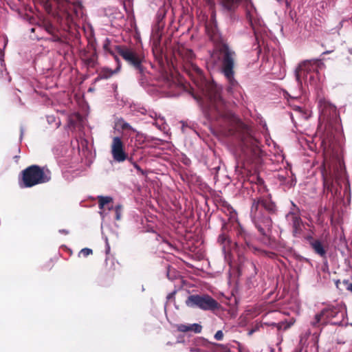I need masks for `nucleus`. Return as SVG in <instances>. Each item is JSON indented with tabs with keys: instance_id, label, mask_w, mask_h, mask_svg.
Segmentation results:
<instances>
[{
	"instance_id": "nucleus-1",
	"label": "nucleus",
	"mask_w": 352,
	"mask_h": 352,
	"mask_svg": "<svg viewBox=\"0 0 352 352\" xmlns=\"http://www.w3.org/2000/svg\"><path fill=\"white\" fill-rule=\"evenodd\" d=\"M50 177L38 166H31L23 171V186L32 187L50 180Z\"/></svg>"
},
{
	"instance_id": "nucleus-2",
	"label": "nucleus",
	"mask_w": 352,
	"mask_h": 352,
	"mask_svg": "<svg viewBox=\"0 0 352 352\" xmlns=\"http://www.w3.org/2000/svg\"><path fill=\"white\" fill-rule=\"evenodd\" d=\"M186 303L190 307H197L204 310H212L219 307L218 302L208 295L190 296L186 300Z\"/></svg>"
},
{
	"instance_id": "nucleus-3",
	"label": "nucleus",
	"mask_w": 352,
	"mask_h": 352,
	"mask_svg": "<svg viewBox=\"0 0 352 352\" xmlns=\"http://www.w3.org/2000/svg\"><path fill=\"white\" fill-rule=\"evenodd\" d=\"M220 52L223 56V72L227 79L233 80V66L234 52H232L226 44H223L220 47Z\"/></svg>"
},
{
	"instance_id": "nucleus-4",
	"label": "nucleus",
	"mask_w": 352,
	"mask_h": 352,
	"mask_svg": "<svg viewBox=\"0 0 352 352\" xmlns=\"http://www.w3.org/2000/svg\"><path fill=\"white\" fill-rule=\"evenodd\" d=\"M111 154L117 162H123L126 159V154L124 151V144L118 137L113 138L111 144Z\"/></svg>"
},
{
	"instance_id": "nucleus-5",
	"label": "nucleus",
	"mask_w": 352,
	"mask_h": 352,
	"mask_svg": "<svg viewBox=\"0 0 352 352\" xmlns=\"http://www.w3.org/2000/svg\"><path fill=\"white\" fill-rule=\"evenodd\" d=\"M314 69V65L309 61H305L302 63L296 70V80L301 82V79L308 80V76L309 75V80H312V76L310 74L311 72Z\"/></svg>"
},
{
	"instance_id": "nucleus-6",
	"label": "nucleus",
	"mask_w": 352,
	"mask_h": 352,
	"mask_svg": "<svg viewBox=\"0 0 352 352\" xmlns=\"http://www.w3.org/2000/svg\"><path fill=\"white\" fill-rule=\"evenodd\" d=\"M329 166H327L326 164L324 163L322 166V173L324 179V186L333 191L334 188L333 180L335 181V183H338L340 173L338 172L335 173L333 175H330L331 173H329Z\"/></svg>"
},
{
	"instance_id": "nucleus-7",
	"label": "nucleus",
	"mask_w": 352,
	"mask_h": 352,
	"mask_svg": "<svg viewBox=\"0 0 352 352\" xmlns=\"http://www.w3.org/2000/svg\"><path fill=\"white\" fill-rule=\"evenodd\" d=\"M200 89H201L203 94L211 100H216L219 98V89L213 82L206 80L204 81L200 85Z\"/></svg>"
},
{
	"instance_id": "nucleus-8",
	"label": "nucleus",
	"mask_w": 352,
	"mask_h": 352,
	"mask_svg": "<svg viewBox=\"0 0 352 352\" xmlns=\"http://www.w3.org/2000/svg\"><path fill=\"white\" fill-rule=\"evenodd\" d=\"M118 53L128 63L133 65L135 67H139L141 60L134 52L129 49L119 48Z\"/></svg>"
},
{
	"instance_id": "nucleus-9",
	"label": "nucleus",
	"mask_w": 352,
	"mask_h": 352,
	"mask_svg": "<svg viewBox=\"0 0 352 352\" xmlns=\"http://www.w3.org/2000/svg\"><path fill=\"white\" fill-rule=\"evenodd\" d=\"M338 314L339 310L336 307H328L324 309L319 314L316 316V322L314 324L316 325L320 322H326L324 318L327 319H331L337 317Z\"/></svg>"
},
{
	"instance_id": "nucleus-10",
	"label": "nucleus",
	"mask_w": 352,
	"mask_h": 352,
	"mask_svg": "<svg viewBox=\"0 0 352 352\" xmlns=\"http://www.w3.org/2000/svg\"><path fill=\"white\" fill-rule=\"evenodd\" d=\"M57 4L58 9L63 12H65L69 15L70 11H74L78 15V12L81 10V6L79 3H71L67 0H54Z\"/></svg>"
},
{
	"instance_id": "nucleus-11",
	"label": "nucleus",
	"mask_w": 352,
	"mask_h": 352,
	"mask_svg": "<svg viewBox=\"0 0 352 352\" xmlns=\"http://www.w3.org/2000/svg\"><path fill=\"white\" fill-rule=\"evenodd\" d=\"M177 331L183 333L192 331L195 333H201L202 327L199 324H179L176 326Z\"/></svg>"
},
{
	"instance_id": "nucleus-12",
	"label": "nucleus",
	"mask_w": 352,
	"mask_h": 352,
	"mask_svg": "<svg viewBox=\"0 0 352 352\" xmlns=\"http://www.w3.org/2000/svg\"><path fill=\"white\" fill-rule=\"evenodd\" d=\"M311 246L315 250L316 253L320 254V256H324L326 253V251L322 245V243L318 241H314L311 243Z\"/></svg>"
},
{
	"instance_id": "nucleus-13",
	"label": "nucleus",
	"mask_w": 352,
	"mask_h": 352,
	"mask_svg": "<svg viewBox=\"0 0 352 352\" xmlns=\"http://www.w3.org/2000/svg\"><path fill=\"white\" fill-rule=\"evenodd\" d=\"M98 199H99V206H100V208H101V209L104 208L106 205L109 204L112 201V199L109 197H102L101 196V197H99Z\"/></svg>"
},
{
	"instance_id": "nucleus-14",
	"label": "nucleus",
	"mask_w": 352,
	"mask_h": 352,
	"mask_svg": "<svg viewBox=\"0 0 352 352\" xmlns=\"http://www.w3.org/2000/svg\"><path fill=\"white\" fill-rule=\"evenodd\" d=\"M116 126L118 127H120L122 128V129H129L130 128V126L128 123L125 122L124 120H118L116 122Z\"/></svg>"
},
{
	"instance_id": "nucleus-15",
	"label": "nucleus",
	"mask_w": 352,
	"mask_h": 352,
	"mask_svg": "<svg viewBox=\"0 0 352 352\" xmlns=\"http://www.w3.org/2000/svg\"><path fill=\"white\" fill-rule=\"evenodd\" d=\"M92 254V250L89 248H84L81 250L80 254L82 255L83 256H87L89 254Z\"/></svg>"
},
{
	"instance_id": "nucleus-16",
	"label": "nucleus",
	"mask_w": 352,
	"mask_h": 352,
	"mask_svg": "<svg viewBox=\"0 0 352 352\" xmlns=\"http://www.w3.org/2000/svg\"><path fill=\"white\" fill-rule=\"evenodd\" d=\"M214 338L217 340H221L223 338V333L221 331H218L216 333H215V336H214Z\"/></svg>"
},
{
	"instance_id": "nucleus-17",
	"label": "nucleus",
	"mask_w": 352,
	"mask_h": 352,
	"mask_svg": "<svg viewBox=\"0 0 352 352\" xmlns=\"http://www.w3.org/2000/svg\"><path fill=\"white\" fill-rule=\"evenodd\" d=\"M258 327H259L258 325L256 324L254 329H252L249 331L248 335L251 336L254 332H255L256 331H257L258 329Z\"/></svg>"
},
{
	"instance_id": "nucleus-18",
	"label": "nucleus",
	"mask_w": 352,
	"mask_h": 352,
	"mask_svg": "<svg viewBox=\"0 0 352 352\" xmlns=\"http://www.w3.org/2000/svg\"><path fill=\"white\" fill-rule=\"evenodd\" d=\"M109 41L108 40H107L105 41V43L104 44V48L105 50L107 51H109Z\"/></svg>"
},
{
	"instance_id": "nucleus-19",
	"label": "nucleus",
	"mask_w": 352,
	"mask_h": 352,
	"mask_svg": "<svg viewBox=\"0 0 352 352\" xmlns=\"http://www.w3.org/2000/svg\"><path fill=\"white\" fill-rule=\"evenodd\" d=\"M346 285V289L352 292V283L349 284L347 282L345 283Z\"/></svg>"
},
{
	"instance_id": "nucleus-20",
	"label": "nucleus",
	"mask_w": 352,
	"mask_h": 352,
	"mask_svg": "<svg viewBox=\"0 0 352 352\" xmlns=\"http://www.w3.org/2000/svg\"><path fill=\"white\" fill-rule=\"evenodd\" d=\"M116 219L119 220L120 219V214L119 212V208H116Z\"/></svg>"
},
{
	"instance_id": "nucleus-21",
	"label": "nucleus",
	"mask_w": 352,
	"mask_h": 352,
	"mask_svg": "<svg viewBox=\"0 0 352 352\" xmlns=\"http://www.w3.org/2000/svg\"><path fill=\"white\" fill-rule=\"evenodd\" d=\"M296 111L302 113V109L300 107H296L294 109Z\"/></svg>"
},
{
	"instance_id": "nucleus-22",
	"label": "nucleus",
	"mask_w": 352,
	"mask_h": 352,
	"mask_svg": "<svg viewBox=\"0 0 352 352\" xmlns=\"http://www.w3.org/2000/svg\"><path fill=\"white\" fill-rule=\"evenodd\" d=\"M340 318H342V320L344 319V311L341 312Z\"/></svg>"
},
{
	"instance_id": "nucleus-23",
	"label": "nucleus",
	"mask_w": 352,
	"mask_h": 352,
	"mask_svg": "<svg viewBox=\"0 0 352 352\" xmlns=\"http://www.w3.org/2000/svg\"><path fill=\"white\" fill-rule=\"evenodd\" d=\"M120 65L118 64V67H117L116 71H117V72H118V71H119V70H120Z\"/></svg>"
},
{
	"instance_id": "nucleus-24",
	"label": "nucleus",
	"mask_w": 352,
	"mask_h": 352,
	"mask_svg": "<svg viewBox=\"0 0 352 352\" xmlns=\"http://www.w3.org/2000/svg\"><path fill=\"white\" fill-rule=\"evenodd\" d=\"M338 310L340 311V309H342V307H340V308H338Z\"/></svg>"
}]
</instances>
